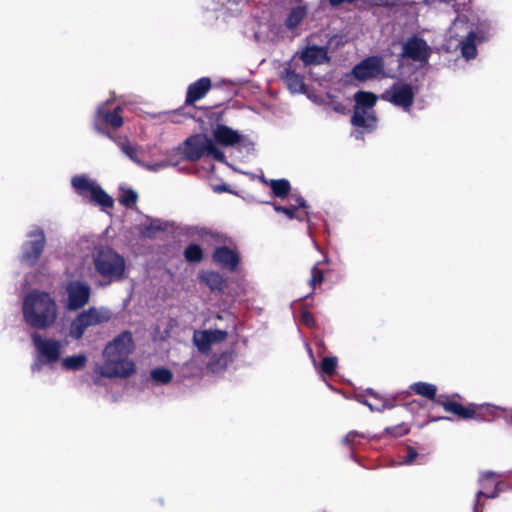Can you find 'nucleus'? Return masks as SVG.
I'll use <instances>...</instances> for the list:
<instances>
[{
    "label": "nucleus",
    "instance_id": "f257e3e1",
    "mask_svg": "<svg viewBox=\"0 0 512 512\" xmlns=\"http://www.w3.org/2000/svg\"><path fill=\"white\" fill-rule=\"evenodd\" d=\"M492 30L489 21L481 20L473 13L460 14L448 30V48H459L463 58L474 59L477 55V45L489 39Z\"/></svg>",
    "mask_w": 512,
    "mask_h": 512
},
{
    "label": "nucleus",
    "instance_id": "f03ea898",
    "mask_svg": "<svg viewBox=\"0 0 512 512\" xmlns=\"http://www.w3.org/2000/svg\"><path fill=\"white\" fill-rule=\"evenodd\" d=\"M134 350L130 332H123L104 348L102 361L95 367L96 373L106 378H126L135 371V364L129 358Z\"/></svg>",
    "mask_w": 512,
    "mask_h": 512
},
{
    "label": "nucleus",
    "instance_id": "7ed1b4c3",
    "mask_svg": "<svg viewBox=\"0 0 512 512\" xmlns=\"http://www.w3.org/2000/svg\"><path fill=\"white\" fill-rule=\"evenodd\" d=\"M23 317L25 322L36 329H48L57 319L55 300L46 292L33 291L23 300Z\"/></svg>",
    "mask_w": 512,
    "mask_h": 512
},
{
    "label": "nucleus",
    "instance_id": "20e7f679",
    "mask_svg": "<svg viewBox=\"0 0 512 512\" xmlns=\"http://www.w3.org/2000/svg\"><path fill=\"white\" fill-rule=\"evenodd\" d=\"M95 271L100 277L112 283L124 278L126 262L123 256L107 246L95 247L92 253Z\"/></svg>",
    "mask_w": 512,
    "mask_h": 512
},
{
    "label": "nucleus",
    "instance_id": "39448f33",
    "mask_svg": "<svg viewBox=\"0 0 512 512\" xmlns=\"http://www.w3.org/2000/svg\"><path fill=\"white\" fill-rule=\"evenodd\" d=\"M31 338L36 352L35 361L31 366L34 373L40 372L44 365L53 367L60 362L65 347L63 341L43 337L38 333H33Z\"/></svg>",
    "mask_w": 512,
    "mask_h": 512
},
{
    "label": "nucleus",
    "instance_id": "423d86ee",
    "mask_svg": "<svg viewBox=\"0 0 512 512\" xmlns=\"http://www.w3.org/2000/svg\"><path fill=\"white\" fill-rule=\"evenodd\" d=\"M354 99L353 125L366 130L374 129L377 119L373 107L377 101V97L371 92L359 91L355 94Z\"/></svg>",
    "mask_w": 512,
    "mask_h": 512
},
{
    "label": "nucleus",
    "instance_id": "0eeeda50",
    "mask_svg": "<svg viewBox=\"0 0 512 512\" xmlns=\"http://www.w3.org/2000/svg\"><path fill=\"white\" fill-rule=\"evenodd\" d=\"M112 317L109 309L104 307H91L83 311L72 321L69 329V335L73 339H80L86 330L108 322Z\"/></svg>",
    "mask_w": 512,
    "mask_h": 512
},
{
    "label": "nucleus",
    "instance_id": "6e6552de",
    "mask_svg": "<svg viewBox=\"0 0 512 512\" xmlns=\"http://www.w3.org/2000/svg\"><path fill=\"white\" fill-rule=\"evenodd\" d=\"M184 156L190 161H195L204 155H210L218 161H224V153L219 150L213 141L206 135L197 134L189 137L184 142Z\"/></svg>",
    "mask_w": 512,
    "mask_h": 512
},
{
    "label": "nucleus",
    "instance_id": "1a4fd4ad",
    "mask_svg": "<svg viewBox=\"0 0 512 512\" xmlns=\"http://www.w3.org/2000/svg\"><path fill=\"white\" fill-rule=\"evenodd\" d=\"M72 186L79 195L101 206L103 209L111 208L113 199L98 185V183L87 176H76L72 178Z\"/></svg>",
    "mask_w": 512,
    "mask_h": 512
},
{
    "label": "nucleus",
    "instance_id": "9d476101",
    "mask_svg": "<svg viewBox=\"0 0 512 512\" xmlns=\"http://www.w3.org/2000/svg\"><path fill=\"white\" fill-rule=\"evenodd\" d=\"M28 240L22 245L21 262L33 266L39 260L45 245V234L40 227H33L27 234Z\"/></svg>",
    "mask_w": 512,
    "mask_h": 512
},
{
    "label": "nucleus",
    "instance_id": "9b49d317",
    "mask_svg": "<svg viewBox=\"0 0 512 512\" xmlns=\"http://www.w3.org/2000/svg\"><path fill=\"white\" fill-rule=\"evenodd\" d=\"M416 93V87L411 84L397 82L387 89L381 97L393 105L402 108L404 111H409L413 105Z\"/></svg>",
    "mask_w": 512,
    "mask_h": 512
},
{
    "label": "nucleus",
    "instance_id": "f8f14e48",
    "mask_svg": "<svg viewBox=\"0 0 512 512\" xmlns=\"http://www.w3.org/2000/svg\"><path fill=\"white\" fill-rule=\"evenodd\" d=\"M245 34L259 43L274 42L281 37V27L269 20H253L247 24Z\"/></svg>",
    "mask_w": 512,
    "mask_h": 512
},
{
    "label": "nucleus",
    "instance_id": "ddd939ff",
    "mask_svg": "<svg viewBox=\"0 0 512 512\" xmlns=\"http://www.w3.org/2000/svg\"><path fill=\"white\" fill-rule=\"evenodd\" d=\"M354 77L358 80L365 81L378 77H390L391 75L384 71L383 60L380 57H369L358 65L352 71Z\"/></svg>",
    "mask_w": 512,
    "mask_h": 512
},
{
    "label": "nucleus",
    "instance_id": "4468645a",
    "mask_svg": "<svg viewBox=\"0 0 512 512\" xmlns=\"http://www.w3.org/2000/svg\"><path fill=\"white\" fill-rule=\"evenodd\" d=\"M67 308L77 310L86 305L90 298L91 288L82 281H72L66 287Z\"/></svg>",
    "mask_w": 512,
    "mask_h": 512
},
{
    "label": "nucleus",
    "instance_id": "2eb2a0df",
    "mask_svg": "<svg viewBox=\"0 0 512 512\" xmlns=\"http://www.w3.org/2000/svg\"><path fill=\"white\" fill-rule=\"evenodd\" d=\"M431 53L430 46L419 37H411L403 43L402 57L411 59L420 64L427 63Z\"/></svg>",
    "mask_w": 512,
    "mask_h": 512
},
{
    "label": "nucleus",
    "instance_id": "dca6fc26",
    "mask_svg": "<svg viewBox=\"0 0 512 512\" xmlns=\"http://www.w3.org/2000/svg\"><path fill=\"white\" fill-rule=\"evenodd\" d=\"M227 337V332L223 330H197L193 334V343L198 351L208 354L213 346L223 342Z\"/></svg>",
    "mask_w": 512,
    "mask_h": 512
},
{
    "label": "nucleus",
    "instance_id": "f3484780",
    "mask_svg": "<svg viewBox=\"0 0 512 512\" xmlns=\"http://www.w3.org/2000/svg\"><path fill=\"white\" fill-rule=\"evenodd\" d=\"M106 105L107 103H104L97 108L95 128L98 131L105 133L108 137L112 138V136L108 132H105L104 129L106 127H111L114 129L121 127L123 124V118L121 116L120 107H117L113 112H110L106 109Z\"/></svg>",
    "mask_w": 512,
    "mask_h": 512
},
{
    "label": "nucleus",
    "instance_id": "a211bd4d",
    "mask_svg": "<svg viewBox=\"0 0 512 512\" xmlns=\"http://www.w3.org/2000/svg\"><path fill=\"white\" fill-rule=\"evenodd\" d=\"M442 406L446 412L453 413L463 419H472L476 417V411L479 408L486 409L487 412L493 413L496 409L494 406L485 404V405H476L470 404L468 406H463L460 403L447 401L443 402Z\"/></svg>",
    "mask_w": 512,
    "mask_h": 512
},
{
    "label": "nucleus",
    "instance_id": "6ab92c4d",
    "mask_svg": "<svg viewBox=\"0 0 512 512\" xmlns=\"http://www.w3.org/2000/svg\"><path fill=\"white\" fill-rule=\"evenodd\" d=\"M289 13L285 20V26L289 30L297 29L307 15V5L302 0H288Z\"/></svg>",
    "mask_w": 512,
    "mask_h": 512
},
{
    "label": "nucleus",
    "instance_id": "aec40b11",
    "mask_svg": "<svg viewBox=\"0 0 512 512\" xmlns=\"http://www.w3.org/2000/svg\"><path fill=\"white\" fill-rule=\"evenodd\" d=\"M215 141L223 146H234L242 139L241 134L225 125H217L213 130Z\"/></svg>",
    "mask_w": 512,
    "mask_h": 512
},
{
    "label": "nucleus",
    "instance_id": "412c9836",
    "mask_svg": "<svg viewBox=\"0 0 512 512\" xmlns=\"http://www.w3.org/2000/svg\"><path fill=\"white\" fill-rule=\"evenodd\" d=\"M213 260L218 265L231 271L235 270L239 263L238 254L227 247L217 248L213 253Z\"/></svg>",
    "mask_w": 512,
    "mask_h": 512
},
{
    "label": "nucleus",
    "instance_id": "4be33fe9",
    "mask_svg": "<svg viewBox=\"0 0 512 512\" xmlns=\"http://www.w3.org/2000/svg\"><path fill=\"white\" fill-rule=\"evenodd\" d=\"M300 59L305 66L319 65L326 61L327 52L323 47L308 46L301 52Z\"/></svg>",
    "mask_w": 512,
    "mask_h": 512
},
{
    "label": "nucleus",
    "instance_id": "5701e85b",
    "mask_svg": "<svg viewBox=\"0 0 512 512\" xmlns=\"http://www.w3.org/2000/svg\"><path fill=\"white\" fill-rule=\"evenodd\" d=\"M211 87L209 78L203 77L188 87L186 102L192 104L203 98Z\"/></svg>",
    "mask_w": 512,
    "mask_h": 512
},
{
    "label": "nucleus",
    "instance_id": "b1692460",
    "mask_svg": "<svg viewBox=\"0 0 512 512\" xmlns=\"http://www.w3.org/2000/svg\"><path fill=\"white\" fill-rule=\"evenodd\" d=\"M282 77L292 93H307L302 76L292 70V67L286 68Z\"/></svg>",
    "mask_w": 512,
    "mask_h": 512
},
{
    "label": "nucleus",
    "instance_id": "393cba45",
    "mask_svg": "<svg viewBox=\"0 0 512 512\" xmlns=\"http://www.w3.org/2000/svg\"><path fill=\"white\" fill-rule=\"evenodd\" d=\"M88 358L84 353L75 354L61 358L60 367L65 371H79L87 364Z\"/></svg>",
    "mask_w": 512,
    "mask_h": 512
},
{
    "label": "nucleus",
    "instance_id": "a878e982",
    "mask_svg": "<svg viewBox=\"0 0 512 512\" xmlns=\"http://www.w3.org/2000/svg\"><path fill=\"white\" fill-rule=\"evenodd\" d=\"M200 279L204 282L211 291L222 292L225 286V280L217 272L209 271L201 274Z\"/></svg>",
    "mask_w": 512,
    "mask_h": 512
},
{
    "label": "nucleus",
    "instance_id": "bb28decb",
    "mask_svg": "<svg viewBox=\"0 0 512 512\" xmlns=\"http://www.w3.org/2000/svg\"><path fill=\"white\" fill-rule=\"evenodd\" d=\"M411 390L422 397L434 399L437 392V387L433 384L426 382H416L410 386Z\"/></svg>",
    "mask_w": 512,
    "mask_h": 512
},
{
    "label": "nucleus",
    "instance_id": "cd10ccee",
    "mask_svg": "<svg viewBox=\"0 0 512 512\" xmlns=\"http://www.w3.org/2000/svg\"><path fill=\"white\" fill-rule=\"evenodd\" d=\"M273 194L277 197H285L290 192V183L285 179L270 180L267 182Z\"/></svg>",
    "mask_w": 512,
    "mask_h": 512
},
{
    "label": "nucleus",
    "instance_id": "c85d7f7f",
    "mask_svg": "<svg viewBox=\"0 0 512 512\" xmlns=\"http://www.w3.org/2000/svg\"><path fill=\"white\" fill-rule=\"evenodd\" d=\"M117 144L120 147L121 151L127 157H129L135 163L141 164V161H140V159L138 157V149L135 146H133L127 140H119V141H117Z\"/></svg>",
    "mask_w": 512,
    "mask_h": 512
},
{
    "label": "nucleus",
    "instance_id": "c756f323",
    "mask_svg": "<svg viewBox=\"0 0 512 512\" xmlns=\"http://www.w3.org/2000/svg\"><path fill=\"white\" fill-rule=\"evenodd\" d=\"M151 378L159 384H167L172 379V372L166 368H156L151 371Z\"/></svg>",
    "mask_w": 512,
    "mask_h": 512
},
{
    "label": "nucleus",
    "instance_id": "7c9ffc66",
    "mask_svg": "<svg viewBox=\"0 0 512 512\" xmlns=\"http://www.w3.org/2000/svg\"><path fill=\"white\" fill-rule=\"evenodd\" d=\"M138 195L137 193L129 188H121L120 202L126 207H132L136 204Z\"/></svg>",
    "mask_w": 512,
    "mask_h": 512
},
{
    "label": "nucleus",
    "instance_id": "2f4dec72",
    "mask_svg": "<svg viewBox=\"0 0 512 512\" xmlns=\"http://www.w3.org/2000/svg\"><path fill=\"white\" fill-rule=\"evenodd\" d=\"M273 208L275 211L285 214L289 219L296 218L299 220H304L308 216L307 212H305L304 215L297 214L296 212H297L298 208L295 206L283 207V206L273 204Z\"/></svg>",
    "mask_w": 512,
    "mask_h": 512
},
{
    "label": "nucleus",
    "instance_id": "473e14b6",
    "mask_svg": "<svg viewBox=\"0 0 512 512\" xmlns=\"http://www.w3.org/2000/svg\"><path fill=\"white\" fill-rule=\"evenodd\" d=\"M184 255L189 262H199L203 257V252L200 246L191 244L185 249Z\"/></svg>",
    "mask_w": 512,
    "mask_h": 512
},
{
    "label": "nucleus",
    "instance_id": "72a5a7b5",
    "mask_svg": "<svg viewBox=\"0 0 512 512\" xmlns=\"http://www.w3.org/2000/svg\"><path fill=\"white\" fill-rule=\"evenodd\" d=\"M319 264L320 262H317L311 269V278L309 280V285L312 287V288H315L316 285L322 283L323 279H324V275H323V272L322 270L319 269Z\"/></svg>",
    "mask_w": 512,
    "mask_h": 512
},
{
    "label": "nucleus",
    "instance_id": "f704fd0d",
    "mask_svg": "<svg viewBox=\"0 0 512 512\" xmlns=\"http://www.w3.org/2000/svg\"><path fill=\"white\" fill-rule=\"evenodd\" d=\"M337 366L336 357H325L321 363V370L323 373L331 375L335 372Z\"/></svg>",
    "mask_w": 512,
    "mask_h": 512
},
{
    "label": "nucleus",
    "instance_id": "c9c22d12",
    "mask_svg": "<svg viewBox=\"0 0 512 512\" xmlns=\"http://www.w3.org/2000/svg\"><path fill=\"white\" fill-rule=\"evenodd\" d=\"M498 490L497 488H495V491L491 494H488V493H484L483 491H478L477 494H476V501H475V504H474V507H473V512H482V509H483V506L484 504L480 503V498L482 496H485L487 498H495L498 496Z\"/></svg>",
    "mask_w": 512,
    "mask_h": 512
},
{
    "label": "nucleus",
    "instance_id": "e433bc0d",
    "mask_svg": "<svg viewBox=\"0 0 512 512\" xmlns=\"http://www.w3.org/2000/svg\"><path fill=\"white\" fill-rule=\"evenodd\" d=\"M376 403H371L368 401H364L363 403L367 405L371 411H383L384 409L391 408L392 404H390L386 400L376 399Z\"/></svg>",
    "mask_w": 512,
    "mask_h": 512
},
{
    "label": "nucleus",
    "instance_id": "4c0bfd02",
    "mask_svg": "<svg viewBox=\"0 0 512 512\" xmlns=\"http://www.w3.org/2000/svg\"><path fill=\"white\" fill-rule=\"evenodd\" d=\"M389 433H391L393 436H402V435H405L409 432V428L407 425L405 424H401V425H398V426H395L391 429H388L387 430Z\"/></svg>",
    "mask_w": 512,
    "mask_h": 512
},
{
    "label": "nucleus",
    "instance_id": "58836bf2",
    "mask_svg": "<svg viewBox=\"0 0 512 512\" xmlns=\"http://www.w3.org/2000/svg\"><path fill=\"white\" fill-rule=\"evenodd\" d=\"M169 165H170V163L167 162V161H160V162H157V163L152 164V165H150V164H143V166L145 168H147L148 170L153 171V172H157L159 170L165 169Z\"/></svg>",
    "mask_w": 512,
    "mask_h": 512
},
{
    "label": "nucleus",
    "instance_id": "ea45409f",
    "mask_svg": "<svg viewBox=\"0 0 512 512\" xmlns=\"http://www.w3.org/2000/svg\"><path fill=\"white\" fill-rule=\"evenodd\" d=\"M218 3L225 7L230 12H235L236 9H233V6H237L242 0H217Z\"/></svg>",
    "mask_w": 512,
    "mask_h": 512
},
{
    "label": "nucleus",
    "instance_id": "a19ab883",
    "mask_svg": "<svg viewBox=\"0 0 512 512\" xmlns=\"http://www.w3.org/2000/svg\"><path fill=\"white\" fill-rule=\"evenodd\" d=\"M301 322L309 327L314 325V319L310 312L303 311L301 314Z\"/></svg>",
    "mask_w": 512,
    "mask_h": 512
},
{
    "label": "nucleus",
    "instance_id": "79ce46f5",
    "mask_svg": "<svg viewBox=\"0 0 512 512\" xmlns=\"http://www.w3.org/2000/svg\"><path fill=\"white\" fill-rule=\"evenodd\" d=\"M362 435L358 433L357 431H350L346 434V436L343 439V442L345 444H351L355 441L356 438L361 437Z\"/></svg>",
    "mask_w": 512,
    "mask_h": 512
},
{
    "label": "nucleus",
    "instance_id": "37998d69",
    "mask_svg": "<svg viewBox=\"0 0 512 512\" xmlns=\"http://www.w3.org/2000/svg\"><path fill=\"white\" fill-rule=\"evenodd\" d=\"M418 453L413 449V448H409L408 449V454L405 458V460H403L402 462H400L401 464H411L415 458L417 457Z\"/></svg>",
    "mask_w": 512,
    "mask_h": 512
},
{
    "label": "nucleus",
    "instance_id": "c03bdc74",
    "mask_svg": "<svg viewBox=\"0 0 512 512\" xmlns=\"http://www.w3.org/2000/svg\"><path fill=\"white\" fill-rule=\"evenodd\" d=\"M497 477H500L499 474L495 473V472H492V471H487V472H484L480 478V483L482 484V486L485 488V485H484V482L486 480H490V479H494V478H497Z\"/></svg>",
    "mask_w": 512,
    "mask_h": 512
},
{
    "label": "nucleus",
    "instance_id": "a18cd8bd",
    "mask_svg": "<svg viewBox=\"0 0 512 512\" xmlns=\"http://www.w3.org/2000/svg\"><path fill=\"white\" fill-rule=\"evenodd\" d=\"M332 6H337L343 3H351L353 0H328Z\"/></svg>",
    "mask_w": 512,
    "mask_h": 512
},
{
    "label": "nucleus",
    "instance_id": "49530a36",
    "mask_svg": "<svg viewBox=\"0 0 512 512\" xmlns=\"http://www.w3.org/2000/svg\"><path fill=\"white\" fill-rule=\"evenodd\" d=\"M296 202L298 204V207H306V201L302 197H296Z\"/></svg>",
    "mask_w": 512,
    "mask_h": 512
},
{
    "label": "nucleus",
    "instance_id": "de8ad7c7",
    "mask_svg": "<svg viewBox=\"0 0 512 512\" xmlns=\"http://www.w3.org/2000/svg\"><path fill=\"white\" fill-rule=\"evenodd\" d=\"M201 237L203 239H206L207 237H212V234L210 232H208V231H204L203 230L202 233H201Z\"/></svg>",
    "mask_w": 512,
    "mask_h": 512
},
{
    "label": "nucleus",
    "instance_id": "09e8293b",
    "mask_svg": "<svg viewBox=\"0 0 512 512\" xmlns=\"http://www.w3.org/2000/svg\"><path fill=\"white\" fill-rule=\"evenodd\" d=\"M437 420H451V418L450 417H440V418L432 419V421H437Z\"/></svg>",
    "mask_w": 512,
    "mask_h": 512
},
{
    "label": "nucleus",
    "instance_id": "8fccbe9b",
    "mask_svg": "<svg viewBox=\"0 0 512 512\" xmlns=\"http://www.w3.org/2000/svg\"><path fill=\"white\" fill-rule=\"evenodd\" d=\"M151 228H155V229H159L160 227L159 226H154L153 224L151 225Z\"/></svg>",
    "mask_w": 512,
    "mask_h": 512
},
{
    "label": "nucleus",
    "instance_id": "3c124183",
    "mask_svg": "<svg viewBox=\"0 0 512 512\" xmlns=\"http://www.w3.org/2000/svg\"><path fill=\"white\" fill-rule=\"evenodd\" d=\"M145 235L150 236V232H149V230H148V229H147V231H145Z\"/></svg>",
    "mask_w": 512,
    "mask_h": 512
},
{
    "label": "nucleus",
    "instance_id": "603ef678",
    "mask_svg": "<svg viewBox=\"0 0 512 512\" xmlns=\"http://www.w3.org/2000/svg\"><path fill=\"white\" fill-rule=\"evenodd\" d=\"M324 263H327L328 262V258L325 257L324 260H323Z\"/></svg>",
    "mask_w": 512,
    "mask_h": 512
}]
</instances>
